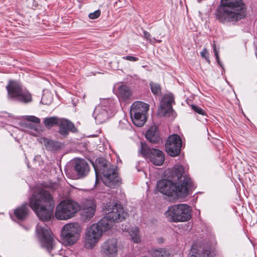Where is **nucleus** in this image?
<instances>
[{"mask_svg": "<svg viewBox=\"0 0 257 257\" xmlns=\"http://www.w3.org/2000/svg\"><path fill=\"white\" fill-rule=\"evenodd\" d=\"M106 210L107 211L106 212V216L85 229L83 237L85 248L92 249L101 238L103 232L111 227L113 221H121L125 218L127 214L123 208L117 204L108 205Z\"/></svg>", "mask_w": 257, "mask_h": 257, "instance_id": "f257e3e1", "label": "nucleus"}, {"mask_svg": "<svg viewBox=\"0 0 257 257\" xmlns=\"http://www.w3.org/2000/svg\"><path fill=\"white\" fill-rule=\"evenodd\" d=\"M29 206L41 220L48 221L51 218L55 202L49 191L40 189L32 195Z\"/></svg>", "mask_w": 257, "mask_h": 257, "instance_id": "f03ea898", "label": "nucleus"}, {"mask_svg": "<svg viewBox=\"0 0 257 257\" xmlns=\"http://www.w3.org/2000/svg\"><path fill=\"white\" fill-rule=\"evenodd\" d=\"M221 5L216 16L222 23L236 22L246 16L245 6L241 0H221Z\"/></svg>", "mask_w": 257, "mask_h": 257, "instance_id": "7ed1b4c3", "label": "nucleus"}, {"mask_svg": "<svg viewBox=\"0 0 257 257\" xmlns=\"http://www.w3.org/2000/svg\"><path fill=\"white\" fill-rule=\"evenodd\" d=\"M98 162V165L93 166L96 175L95 183L99 180L98 174H101V180L106 186L112 188L119 186L121 180L118 175L116 167L106 162L103 158L99 159Z\"/></svg>", "mask_w": 257, "mask_h": 257, "instance_id": "20e7f679", "label": "nucleus"}, {"mask_svg": "<svg viewBox=\"0 0 257 257\" xmlns=\"http://www.w3.org/2000/svg\"><path fill=\"white\" fill-rule=\"evenodd\" d=\"M157 187L161 193L173 199L185 198L189 194L187 188H183L181 185L174 183L169 180L163 179L158 181Z\"/></svg>", "mask_w": 257, "mask_h": 257, "instance_id": "39448f33", "label": "nucleus"}, {"mask_svg": "<svg viewBox=\"0 0 257 257\" xmlns=\"http://www.w3.org/2000/svg\"><path fill=\"white\" fill-rule=\"evenodd\" d=\"M191 208L185 204H180L170 206L165 215L171 222H184L189 220L191 217Z\"/></svg>", "mask_w": 257, "mask_h": 257, "instance_id": "423d86ee", "label": "nucleus"}, {"mask_svg": "<svg viewBox=\"0 0 257 257\" xmlns=\"http://www.w3.org/2000/svg\"><path fill=\"white\" fill-rule=\"evenodd\" d=\"M6 88L8 91V97L9 99L23 103H28L32 101L31 94L27 89L23 88L18 82L10 81Z\"/></svg>", "mask_w": 257, "mask_h": 257, "instance_id": "0eeeda50", "label": "nucleus"}, {"mask_svg": "<svg viewBox=\"0 0 257 257\" xmlns=\"http://www.w3.org/2000/svg\"><path fill=\"white\" fill-rule=\"evenodd\" d=\"M80 210L79 204L71 200L61 201L57 206L55 215L57 219L65 220L73 217Z\"/></svg>", "mask_w": 257, "mask_h": 257, "instance_id": "6e6552de", "label": "nucleus"}, {"mask_svg": "<svg viewBox=\"0 0 257 257\" xmlns=\"http://www.w3.org/2000/svg\"><path fill=\"white\" fill-rule=\"evenodd\" d=\"M81 231L82 227L78 223L73 222L65 224L61 231L63 243L65 245L74 244L80 238Z\"/></svg>", "mask_w": 257, "mask_h": 257, "instance_id": "1a4fd4ad", "label": "nucleus"}, {"mask_svg": "<svg viewBox=\"0 0 257 257\" xmlns=\"http://www.w3.org/2000/svg\"><path fill=\"white\" fill-rule=\"evenodd\" d=\"M149 109V105L141 101H136L131 105L130 115L135 125L141 126L147 119L146 114Z\"/></svg>", "mask_w": 257, "mask_h": 257, "instance_id": "9d476101", "label": "nucleus"}, {"mask_svg": "<svg viewBox=\"0 0 257 257\" xmlns=\"http://www.w3.org/2000/svg\"><path fill=\"white\" fill-rule=\"evenodd\" d=\"M169 177L178 185H181L183 188L190 191L192 186V181L189 177L184 173V169L182 165H175L171 170H168Z\"/></svg>", "mask_w": 257, "mask_h": 257, "instance_id": "9b49d317", "label": "nucleus"}, {"mask_svg": "<svg viewBox=\"0 0 257 257\" xmlns=\"http://www.w3.org/2000/svg\"><path fill=\"white\" fill-rule=\"evenodd\" d=\"M36 231L42 247L50 252L54 247V239L51 230L47 226H42L38 224Z\"/></svg>", "mask_w": 257, "mask_h": 257, "instance_id": "f8f14e48", "label": "nucleus"}, {"mask_svg": "<svg viewBox=\"0 0 257 257\" xmlns=\"http://www.w3.org/2000/svg\"><path fill=\"white\" fill-rule=\"evenodd\" d=\"M141 147V153L143 156L148 158L154 165L161 166L164 163L165 156L162 151L156 149H150L142 144Z\"/></svg>", "mask_w": 257, "mask_h": 257, "instance_id": "ddd939ff", "label": "nucleus"}, {"mask_svg": "<svg viewBox=\"0 0 257 257\" xmlns=\"http://www.w3.org/2000/svg\"><path fill=\"white\" fill-rule=\"evenodd\" d=\"M111 101L109 99H105L101 102L100 104L96 106L93 115L97 123H103L112 115L108 110V104Z\"/></svg>", "mask_w": 257, "mask_h": 257, "instance_id": "4468645a", "label": "nucleus"}, {"mask_svg": "<svg viewBox=\"0 0 257 257\" xmlns=\"http://www.w3.org/2000/svg\"><path fill=\"white\" fill-rule=\"evenodd\" d=\"M79 205L81 215L86 220H89L94 216L97 207L96 201L94 198H86Z\"/></svg>", "mask_w": 257, "mask_h": 257, "instance_id": "2eb2a0df", "label": "nucleus"}, {"mask_svg": "<svg viewBox=\"0 0 257 257\" xmlns=\"http://www.w3.org/2000/svg\"><path fill=\"white\" fill-rule=\"evenodd\" d=\"M182 146V140L177 135L170 136L166 143V150L168 154L172 157L179 155Z\"/></svg>", "mask_w": 257, "mask_h": 257, "instance_id": "dca6fc26", "label": "nucleus"}, {"mask_svg": "<svg viewBox=\"0 0 257 257\" xmlns=\"http://www.w3.org/2000/svg\"><path fill=\"white\" fill-rule=\"evenodd\" d=\"M174 102V98L172 94H169L163 96L158 110V114L161 116L174 117L172 103Z\"/></svg>", "mask_w": 257, "mask_h": 257, "instance_id": "f3484780", "label": "nucleus"}, {"mask_svg": "<svg viewBox=\"0 0 257 257\" xmlns=\"http://www.w3.org/2000/svg\"><path fill=\"white\" fill-rule=\"evenodd\" d=\"M101 253L106 257H116L118 254L117 240L109 238L104 241L101 246Z\"/></svg>", "mask_w": 257, "mask_h": 257, "instance_id": "a211bd4d", "label": "nucleus"}, {"mask_svg": "<svg viewBox=\"0 0 257 257\" xmlns=\"http://www.w3.org/2000/svg\"><path fill=\"white\" fill-rule=\"evenodd\" d=\"M74 169L77 174V178L85 177L90 171L89 164L84 159L76 160L75 161Z\"/></svg>", "mask_w": 257, "mask_h": 257, "instance_id": "6ab92c4d", "label": "nucleus"}, {"mask_svg": "<svg viewBox=\"0 0 257 257\" xmlns=\"http://www.w3.org/2000/svg\"><path fill=\"white\" fill-rule=\"evenodd\" d=\"M58 124H59V132L62 135L66 136L69 131L75 132L76 131L74 124L67 119H61Z\"/></svg>", "mask_w": 257, "mask_h": 257, "instance_id": "aec40b11", "label": "nucleus"}, {"mask_svg": "<svg viewBox=\"0 0 257 257\" xmlns=\"http://www.w3.org/2000/svg\"><path fill=\"white\" fill-rule=\"evenodd\" d=\"M29 209L27 204H24L16 208L14 211L15 216L20 220H23L28 216Z\"/></svg>", "mask_w": 257, "mask_h": 257, "instance_id": "412c9836", "label": "nucleus"}, {"mask_svg": "<svg viewBox=\"0 0 257 257\" xmlns=\"http://www.w3.org/2000/svg\"><path fill=\"white\" fill-rule=\"evenodd\" d=\"M151 257H172L169 251L165 248H152L149 251Z\"/></svg>", "mask_w": 257, "mask_h": 257, "instance_id": "4be33fe9", "label": "nucleus"}, {"mask_svg": "<svg viewBox=\"0 0 257 257\" xmlns=\"http://www.w3.org/2000/svg\"><path fill=\"white\" fill-rule=\"evenodd\" d=\"M41 143L43 144L46 150L49 151H55L60 148V144L58 142H55L47 138H42Z\"/></svg>", "mask_w": 257, "mask_h": 257, "instance_id": "5701e85b", "label": "nucleus"}, {"mask_svg": "<svg viewBox=\"0 0 257 257\" xmlns=\"http://www.w3.org/2000/svg\"><path fill=\"white\" fill-rule=\"evenodd\" d=\"M146 138L151 143H156L160 140L157 127L156 126L151 127L146 133Z\"/></svg>", "mask_w": 257, "mask_h": 257, "instance_id": "b1692460", "label": "nucleus"}, {"mask_svg": "<svg viewBox=\"0 0 257 257\" xmlns=\"http://www.w3.org/2000/svg\"><path fill=\"white\" fill-rule=\"evenodd\" d=\"M190 257H213L209 248L199 250L198 252L195 246L193 245L190 252Z\"/></svg>", "mask_w": 257, "mask_h": 257, "instance_id": "393cba45", "label": "nucleus"}, {"mask_svg": "<svg viewBox=\"0 0 257 257\" xmlns=\"http://www.w3.org/2000/svg\"><path fill=\"white\" fill-rule=\"evenodd\" d=\"M118 92L121 97L123 99H127L131 94L130 88L124 85L119 86Z\"/></svg>", "mask_w": 257, "mask_h": 257, "instance_id": "a878e982", "label": "nucleus"}, {"mask_svg": "<svg viewBox=\"0 0 257 257\" xmlns=\"http://www.w3.org/2000/svg\"><path fill=\"white\" fill-rule=\"evenodd\" d=\"M61 119L57 117H50L45 118L44 120L45 126L50 128L55 125L58 124Z\"/></svg>", "mask_w": 257, "mask_h": 257, "instance_id": "bb28decb", "label": "nucleus"}, {"mask_svg": "<svg viewBox=\"0 0 257 257\" xmlns=\"http://www.w3.org/2000/svg\"><path fill=\"white\" fill-rule=\"evenodd\" d=\"M130 234L134 242L138 243L141 242L139 230L137 227L133 228L130 232Z\"/></svg>", "mask_w": 257, "mask_h": 257, "instance_id": "cd10ccee", "label": "nucleus"}, {"mask_svg": "<svg viewBox=\"0 0 257 257\" xmlns=\"http://www.w3.org/2000/svg\"><path fill=\"white\" fill-rule=\"evenodd\" d=\"M143 34L144 38L153 45H155L157 42L160 43L161 42V40H158L155 38H152L151 34L146 31H144Z\"/></svg>", "mask_w": 257, "mask_h": 257, "instance_id": "c85d7f7f", "label": "nucleus"}, {"mask_svg": "<svg viewBox=\"0 0 257 257\" xmlns=\"http://www.w3.org/2000/svg\"><path fill=\"white\" fill-rule=\"evenodd\" d=\"M152 92L155 95H160L161 92V87L158 83H150Z\"/></svg>", "mask_w": 257, "mask_h": 257, "instance_id": "c756f323", "label": "nucleus"}, {"mask_svg": "<svg viewBox=\"0 0 257 257\" xmlns=\"http://www.w3.org/2000/svg\"><path fill=\"white\" fill-rule=\"evenodd\" d=\"M191 107L192 109L196 113H198V114H201L202 115H206V112L198 106L193 104L191 105Z\"/></svg>", "mask_w": 257, "mask_h": 257, "instance_id": "7c9ffc66", "label": "nucleus"}, {"mask_svg": "<svg viewBox=\"0 0 257 257\" xmlns=\"http://www.w3.org/2000/svg\"><path fill=\"white\" fill-rule=\"evenodd\" d=\"M200 54L202 58H204L208 63H210V61L209 58V54L208 50L206 48H204L203 49Z\"/></svg>", "mask_w": 257, "mask_h": 257, "instance_id": "2f4dec72", "label": "nucleus"}, {"mask_svg": "<svg viewBox=\"0 0 257 257\" xmlns=\"http://www.w3.org/2000/svg\"><path fill=\"white\" fill-rule=\"evenodd\" d=\"M101 14V12L99 10H97L93 13H91L89 14L88 17L89 19L94 20L98 18Z\"/></svg>", "mask_w": 257, "mask_h": 257, "instance_id": "473e14b6", "label": "nucleus"}, {"mask_svg": "<svg viewBox=\"0 0 257 257\" xmlns=\"http://www.w3.org/2000/svg\"><path fill=\"white\" fill-rule=\"evenodd\" d=\"M25 118L27 120L31 121V122H34L35 123H40V119L39 118H38L35 116L27 115V116H25Z\"/></svg>", "mask_w": 257, "mask_h": 257, "instance_id": "72a5a7b5", "label": "nucleus"}, {"mask_svg": "<svg viewBox=\"0 0 257 257\" xmlns=\"http://www.w3.org/2000/svg\"><path fill=\"white\" fill-rule=\"evenodd\" d=\"M213 51H214V55L215 56V58H216V59L218 64L222 68H223L222 63L219 60L218 53L216 50V46H215V44H214V46H213Z\"/></svg>", "mask_w": 257, "mask_h": 257, "instance_id": "f704fd0d", "label": "nucleus"}, {"mask_svg": "<svg viewBox=\"0 0 257 257\" xmlns=\"http://www.w3.org/2000/svg\"><path fill=\"white\" fill-rule=\"evenodd\" d=\"M122 59L132 62H135L139 60V58L132 56H124L122 57Z\"/></svg>", "mask_w": 257, "mask_h": 257, "instance_id": "c9c22d12", "label": "nucleus"}, {"mask_svg": "<svg viewBox=\"0 0 257 257\" xmlns=\"http://www.w3.org/2000/svg\"><path fill=\"white\" fill-rule=\"evenodd\" d=\"M44 98H45V96H43L42 97V101H44Z\"/></svg>", "mask_w": 257, "mask_h": 257, "instance_id": "e433bc0d", "label": "nucleus"}, {"mask_svg": "<svg viewBox=\"0 0 257 257\" xmlns=\"http://www.w3.org/2000/svg\"><path fill=\"white\" fill-rule=\"evenodd\" d=\"M200 1H201V0H198V1L199 2H200Z\"/></svg>", "mask_w": 257, "mask_h": 257, "instance_id": "4c0bfd02", "label": "nucleus"}]
</instances>
